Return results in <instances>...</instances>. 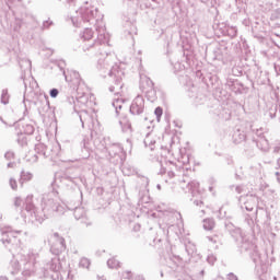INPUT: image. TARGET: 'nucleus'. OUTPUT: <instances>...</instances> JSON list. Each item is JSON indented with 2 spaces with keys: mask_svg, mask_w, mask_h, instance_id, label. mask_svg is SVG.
<instances>
[{
  "mask_svg": "<svg viewBox=\"0 0 280 280\" xmlns=\"http://www.w3.org/2000/svg\"><path fill=\"white\" fill-rule=\"evenodd\" d=\"M80 118V121L82 124V126H84L86 119H90L89 113L86 110H78L75 112Z\"/></svg>",
  "mask_w": 280,
  "mask_h": 280,
  "instance_id": "obj_27",
  "label": "nucleus"
},
{
  "mask_svg": "<svg viewBox=\"0 0 280 280\" xmlns=\"http://www.w3.org/2000/svg\"><path fill=\"white\" fill-rule=\"evenodd\" d=\"M11 27H13V32H21V27H23V20L15 18Z\"/></svg>",
  "mask_w": 280,
  "mask_h": 280,
  "instance_id": "obj_30",
  "label": "nucleus"
},
{
  "mask_svg": "<svg viewBox=\"0 0 280 280\" xmlns=\"http://www.w3.org/2000/svg\"><path fill=\"white\" fill-rule=\"evenodd\" d=\"M0 280H8V279L3 276H0Z\"/></svg>",
  "mask_w": 280,
  "mask_h": 280,
  "instance_id": "obj_64",
  "label": "nucleus"
},
{
  "mask_svg": "<svg viewBox=\"0 0 280 280\" xmlns=\"http://www.w3.org/2000/svg\"><path fill=\"white\" fill-rule=\"evenodd\" d=\"M24 135H34V125L26 124L23 126Z\"/></svg>",
  "mask_w": 280,
  "mask_h": 280,
  "instance_id": "obj_38",
  "label": "nucleus"
},
{
  "mask_svg": "<svg viewBox=\"0 0 280 280\" xmlns=\"http://www.w3.org/2000/svg\"><path fill=\"white\" fill-rule=\"evenodd\" d=\"M38 259H40V255L36 250L31 249L26 254H20V261L12 260L11 266L15 272H19L22 267L23 277H34L36 275Z\"/></svg>",
  "mask_w": 280,
  "mask_h": 280,
  "instance_id": "obj_4",
  "label": "nucleus"
},
{
  "mask_svg": "<svg viewBox=\"0 0 280 280\" xmlns=\"http://www.w3.org/2000/svg\"><path fill=\"white\" fill-rule=\"evenodd\" d=\"M252 250L253 253L250 255V258L255 264L254 275H256L258 279H261V277H264V275L268 272V266L266 265V260L268 259V257L266 255L259 254L257 247H254Z\"/></svg>",
  "mask_w": 280,
  "mask_h": 280,
  "instance_id": "obj_7",
  "label": "nucleus"
},
{
  "mask_svg": "<svg viewBox=\"0 0 280 280\" xmlns=\"http://www.w3.org/2000/svg\"><path fill=\"white\" fill-rule=\"evenodd\" d=\"M26 161H28V163H38V154H34L31 158H27Z\"/></svg>",
  "mask_w": 280,
  "mask_h": 280,
  "instance_id": "obj_47",
  "label": "nucleus"
},
{
  "mask_svg": "<svg viewBox=\"0 0 280 280\" xmlns=\"http://www.w3.org/2000/svg\"><path fill=\"white\" fill-rule=\"evenodd\" d=\"M79 266L80 268H85L86 270H89V268H91V259L82 257L79 261Z\"/></svg>",
  "mask_w": 280,
  "mask_h": 280,
  "instance_id": "obj_32",
  "label": "nucleus"
},
{
  "mask_svg": "<svg viewBox=\"0 0 280 280\" xmlns=\"http://www.w3.org/2000/svg\"><path fill=\"white\" fill-rule=\"evenodd\" d=\"M109 139H104L105 150H107L109 154L110 163L118 165L122 164L126 161V151H124V147L119 143H108Z\"/></svg>",
  "mask_w": 280,
  "mask_h": 280,
  "instance_id": "obj_6",
  "label": "nucleus"
},
{
  "mask_svg": "<svg viewBox=\"0 0 280 280\" xmlns=\"http://www.w3.org/2000/svg\"><path fill=\"white\" fill-rule=\"evenodd\" d=\"M153 88H154V82H152V79L145 74H140V85H139L140 91H142L143 93L144 91H148Z\"/></svg>",
  "mask_w": 280,
  "mask_h": 280,
  "instance_id": "obj_17",
  "label": "nucleus"
},
{
  "mask_svg": "<svg viewBox=\"0 0 280 280\" xmlns=\"http://www.w3.org/2000/svg\"><path fill=\"white\" fill-rule=\"evenodd\" d=\"M234 143H243V141H246V133L240 129L235 130L232 136Z\"/></svg>",
  "mask_w": 280,
  "mask_h": 280,
  "instance_id": "obj_20",
  "label": "nucleus"
},
{
  "mask_svg": "<svg viewBox=\"0 0 280 280\" xmlns=\"http://www.w3.org/2000/svg\"><path fill=\"white\" fill-rule=\"evenodd\" d=\"M167 174H168L170 178H174V176H176L174 171H168Z\"/></svg>",
  "mask_w": 280,
  "mask_h": 280,
  "instance_id": "obj_58",
  "label": "nucleus"
},
{
  "mask_svg": "<svg viewBox=\"0 0 280 280\" xmlns=\"http://www.w3.org/2000/svg\"><path fill=\"white\" fill-rule=\"evenodd\" d=\"M22 205H23V199H21L20 197L15 198L14 206L15 207H21Z\"/></svg>",
  "mask_w": 280,
  "mask_h": 280,
  "instance_id": "obj_51",
  "label": "nucleus"
},
{
  "mask_svg": "<svg viewBox=\"0 0 280 280\" xmlns=\"http://www.w3.org/2000/svg\"><path fill=\"white\" fill-rule=\"evenodd\" d=\"M60 93V91H58V89H51L50 91H49V95H50V97H52V98H56V97H58V94Z\"/></svg>",
  "mask_w": 280,
  "mask_h": 280,
  "instance_id": "obj_46",
  "label": "nucleus"
},
{
  "mask_svg": "<svg viewBox=\"0 0 280 280\" xmlns=\"http://www.w3.org/2000/svg\"><path fill=\"white\" fill-rule=\"evenodd\" d=\"M59 1H65L68 5H75L78 0H59Z\"/></svg>",
  "mask_w": 280,
  "mask_h": 280,
  "instance_id": "obj_53",
  "label": "nucleus"
},
{
  "mask_svg": "<svg viewBox=\"0 0 280 280\" xmlns=\"http://www.w3.org/2000/svg\"><path fill=\"white\" fill-rule=\"evenodd\" d=\"M119 265L120 262L116 258H110L107 260L108 268H112V269L119 268Z\"/></svg>",
  "mask_w": 280,
  "mask_h": 280,
  "instance_id": "obj_35",
  "label": "nucleus"
},
{
  "mask_svg": "<svg viewBox=\"0 0 280 280\" xmlns=\"http://www.w3.org/2000/svg\"><path fill=\"white\" fill-rule=\"evenodd\" d=\"M145 148H150V150H154V144L156 143V140L152 139V136L150 133L147 135L143 141Z\"/></svg>",
  "mask_w": 280,
  "mask_h": 280,
  "instance_id": "obj_25",
  "label": "nucleus"
},
{
  "mask_svg": "<svg viewBox=\"0 0 280 280\" xmlns=\"http://www.w3.org/2000/svg\"><path fill=\"white\" fill-rule=\"evenodd\" d=\"M112 106L115 108L116 115H119V110L124 108V98H115Z\"/></svg>",
  "mask_w": 280,
  "mask_h": 280,
  "instance_id": "obj_24",
  "label": "nucleus"
},
{
  "mask_svg": "<svg viewBox=\"0 0 280 280\" xmlns=\"http://www.w3.org/2000/svg\"><path fill=\"white\" fill-rule=\"evenodd\" d=\"M160 165L162 167L160 174H165L167 172V168L163 166V160L160 161Z\"/></svg>",
  "mask_w": 280,
  "mask_h": 280,
  "instance_id": "obj_55",
  "label": "nucleus"
},
{
  "mask_svg": "<svg viewBox=\"0 0 280 280\" xmlns=\"http://www.w3.org/2000/svg\"><path fill=\"white\" fill-rule=\"evenodd\" d=\"M266 194L270 200H279V194L275 188L267 189Z\"/></svg>",
  "mask_w": 280,
  "mask_h": 280,
  "instance_id": "obj_31",
  "label": "nucleus"
},
{
  "mask_svg": "<svg viewBox=\"0 0 280 280\" xmlns=\"http://www.w3.org/2000/svg\"><path fill=\"white\" fill-rule=\"evenodd\" d=\"M273 152H275V154H279V152H280V147H275Z\"/></svg>",
  "mask_w": 280,
  "mask_h": 280,
  "instance_id": "obj_60",
  "label": "nucleus"
},
{
  "mask_svg": "<svg viewBox=\"0 0 280 280\" xmlns=\"http://www.w3.org/2000/svg\"><path fill=\"white\" fill-rule=\"evenodd\" d=\"M154 115L156 116L158 121H161V117H163V107H156Z\"/></svg>",
  "mask_w": 280,
  "mask_h": 280,
  "instance_id": "obj_40",
  "label": "nucleus"
},
{
  "mask_svg": "<svg viewBox=\"0 0 280 280\" xmlns=\"http://www.w3.org/2000/svg\"><path fill=\"white\" fill-rule=\"evenodd\" d=\"M135 171L132 168H130V166H125L122 168V173L126 175V176H130V174H132Z\"/></svg>",
  "mask_w": 280,
  "mask_h": 280,
  "instance_id": "obj_45",
  "label": "nucleus"
},
{
  "mask_svg": "<svg viewBox=\"0 0 280 280\" xmlns=\"http://www.w3.org/2000/svg\"><path fill=\"white\" fill-rule=\"evenodd\" d=\"M35 152L44 159H56L60 154V144H55L52 147H47L43 143L35 145Z\"/></svg>",
  "mask_w": 280,
  "mask_h": 280,
  "instance_id": "obj_11",
  "label": "nucleus"
},
{
  "mask_svg": "<svg viewBox=\"0 0 280 280\" xmlns=\"http://www.w3.org/2000/svg\"><path fill=\"white\" fill-rule=\"evenodd\" d=\"M217 259L218 258H215V256L212 254L208 255V257H207V261H208V264H210V266H213V264H215Z\"/></svg>",
  "mask_w": 280,
  "mask_h": 280,
  "instance_id": "obj_44",
  "label": "nucleus"
},
{
  "mask_svg": "<svg viewBox=\"0 0 280 280\" xmlns=\"http://www.w3.org/2000/svg\"><path fill=\"white\" fill-rule=\"evenodd\" d=\"M148 200H149L148 197H147V199H145V198H140V199H139V203H140V205L148 203Z\"/></svg>",
  "mask_w": 280,
  "mask_h": 280,
  "instance_id": "obj_56",
  "label": "nucleus"
},
{
  "mask_svg": "<svg viewBox=\"0 0 280 280\" xmlns=\"http://www.w3.org/2000/svg\"><path fill=\"white\" fill-rule=\"evenodd\" d=\"M258 150L261 152H268L270 150V143L266 139V137H260L259 139L255 140Z\"/></svg>",
  "mask_w": 280,
  "mask_h": 280,
  "instance_id": "obj_19",
  "label": "nucleus"
},
{
  "mask_svg": "<svg viewBox=\"0 0 280 280\" xmlns=\"http://www.w3.org/2000/svg\"><path fill=\"white\" fill-rule=\"evenodd\" d=\"M9 185H10L11 189H13V191H16V189H19V185L16 183V179H14V178H10Z\"/></svg>",
  "mask_w": 280,
  "mask_h": 280,
  "instance_id": "obj_41",
  "label": "nucleus"
},
{
  "mask_svg": "<svg viewBox=\"0 0 280 280\" xmlns=\"http://www.w3.org/2000/svg\"><path fill=\"white\" fill-rule=\"evenodd\" d=\"M32 178H34L32 173L22 171L20 175V185H23V183H28V180H32Z\"/></svg>",
  "mask_w": 280,
  "mask_h": 280,
  "instance_id": "obj_23",
  "label": "nucleus"
},
{
  "mask_svg": "<svg viewBox=\"0 0 280 280\" xmlns=\"http://www.w3.org/2000/svg\"><path fill=\"white\" fill-rule=\"evenodd\" d=\"M183 259L179 256L173 255L166 259V268H168V272L175 275V277H182L184 280H189V275L183 272V266H180Z\"/></svg>",
  "mask_w": 280,
  "mask_h": 280,
  "instance_id": "obj_10",
  "label": "nucleus"
},
{
  "mask_svg": "<svg viewBox=\"0 0 280 280\" xmlns=\"http://www.w3.org/2000/svg\"><path fill=\"white\" fill-rule=\"evenodd\" d=\"M1 104H4V106L10 104V93L8 89H3L1 92Z\"/></svg>",
  "mask_w": 280,
  "mask_h": 280,
  "instance_id": "obj_29",
  "label": "nucleus"
},
{
  "mask_svg": "<svg viewBox=\"0 0 280 280\" xmlns=\"http://www.w3.org/2000/svg\"><path fill=\"white\" fill-rule=\"evenodd\" d=\"M80 14L83 23H90L91 25H95L97 39L101 43H106L109 38V35L108 33H106V25H104V22L102 21V15H100L97 8H81Z\"/></svg>",
  "mask_w": 280,
  "mask_h": 280,
  "instance_id": "obj_3",
  "label": "nucleus"
},
{
  "mask_svg": "<svg viewBox=\"0 0 280 280\" xmlns=\"http://www.w3.org/2000/svg\"><path fill=\"white\" fill-rule=\"evenodd\" d=\"M277 182L280 184V171L276 172L275 174Z\"/></svg>",
  "mask_w": 280,
  "mask_h": 280,
  "instance_id": "obj_57",
  "label": "nucleus"
},
{
  "mask_svg": "<svg viewBox=\"0 0 280 280\" xmlns=\"http://www.w3.org/2000/svg\"><path fill=\"white\" fill-rule=\"evenodd\" d=\"M238 202L241 205V209H245L246 211H253L254 209H257L259 198L255 195L241 196L238 198Z\"/></svg>",
  "mask_w": 280,
  "mask_h": 280,
  "instance_id": "obj_14",
  "label": "nucleus"
},
{
  "mask_svg": "<svg viewBox=\"0 0 280 280\" xmlns=\"http://www.w3.org/2000/svg\"><path fill=\"white\" fill-rule=\"evenodd\" d=\"M229 34H230V36H232V38H235V36H237V28L236 27H231L229 30Z\"/></svg>",
  "mask_w": 280,
  "mask_h": 280,
  "instance_id": "obj_48",
  "label": "nucleus"
},
{
  "mask_svg": "<svg viewBox=\"0 0 280 280\" xmlns=\"http://www.w3.org/2000/svg\"><path fill=\"white\" fill-rule=\"evenodd\" d=\"M63 75L66 78V82H70V86L73 89V91H77L81 95H85L88 88L80 77V72L70 70L69 75H67V72L63 70Z\"/></svg>",
  "mask_w": 280,
  "mask_h": 280,
  "instance_id": "obj_8",
  "label": "nucleus"
},
{
  "mask_svg": "<svg viewBox=\"0 0 280 280\" xmlns=\"http://www.w3.org/2000/svg\"><path fill=\"white\" fill-rule=\"evenodd\" d=\"M24 205L25 211L31 213V218H34L35 222L39 224H43L47 218H54V215H62L65 213V206L60 205V198H58L57 191L42 195V211L36 210L34 206V195H28L25 198Z\"/></svg>",
  "mask_w": 280,
  "mask_h": 280,
  "instance_id": "obj_1",
  "label": "nucleus"
},
{
  "mask_svg": "<svg viewBox=\"0 0 280 280\" xmlns=\"http://www.w3.org/2000/svg\"><path fill=\"white\" fill-rule=\"evenodd\" d=\"M187 255H194L196 253V245L191 242L185 244Z\"/></svg>",
  "mask_w": 280,
  "mask_h": 280,
  "instance_id": "obj_33",
  "label": "nucleus"
},
{
  "mask_svg": "<svg viewBox=\"0 0 280 280\" xmlns=\"http://www.w3.org/2000/svg\"><path fill=\"white\" fill-rule=\"evenodd\" d=\"M68 104H70V106H72L74 113H78V104H84V102H86V96H81L79 98H75L73 96H70L67 98Z\"/></svg>",
  "mask_w": 280,
  "mask_h": 280,
  "instance_id": "obj_18",
  "label": "nucleus"
},
{
  "mask_svg": "<svg viewBox=\"0 0 280 280\" xmlns=\"http://www.w3.org/2000/svg\"><path fill=\"white\" fill-rule=\"evenodd\" d=\"M145 110V100L143 96L138 95L131 103L129 112L131 115H142Z\"/></svg>",
  "mask_w": 280,
  "mask_h": 280,
  "instance_id": "obj_15",
  "label": "nucleus"
},
{
  "mask_svg": "<svg viewBox=\"0 0 280 280\" xmlns=\"http://www.w3.org/2000/svg\"><path fill=\"white\" fill-rule=\"evenodd\" d=\"M23 82H24L25 91H27V81L23 79Z\"/></svg>",
  "mask_w": 280,
  "mask_h": 280,
  "instance_id": "obj_63",
  "label": "nucleus"
},
{
  "mask_svg": "<svg viewBox=\"0 0 280 280\" xmlns=\"http://www.w3.org/2000/svg\"><path fill=\"white\" fill-rule=\"evenodd\" d=\"M14 151H7L5 153H4V159L7 160V161H12V159H14Z\"/></svg>",
  "mask_w": 280,
  "mask_h": 280,
  "instance_id": "obj_43",
  "label": "nucleus"
},
{
  "mask_svg": "<svg viewBox=\"0 0 280 280\" xmlns=\"http://www.w3.org/2000/svg\"><path fill=\"white\" fill-rule=\"evenodd\" d=\"M73 215L75 220H80L81 224H84L86 228L93 226V221L86 218V211H84V208H75Z\"/></svg>",
  "mask_w": 280,
  "mask_h": 280,
  "instance_id": "obj_16",
  "label": "nucleus"
},
{
  "mask_svg": "<svg viewBox=\"0 0 280 280\" xmlns=\"http://www.w3.org/2000/svg\"><path fill=\"white\" fill-rule=\"evenodd\" d=\"M127 27H129V30L125 31V33H127L128 36H131V38H132V36H135V34H137V26H135L130 23H127Z\"/></svg>",
  "mask_w": 280,
  "mask_h": 280,
  "instance_id": "obj_37",
  "label": "nucleus"
},
{
  "mask_svg": "<svg viewBox=\"0 0 280 280\" xmlns=\"http://www.w3.org/2000/svg\"><path fill=\"white\" fill-rule=\"evenodd\" d=\"M174 73H180V71H185V65L177 61L173 65Z\"/></svg>",
  "mask_w": 280,
  "mask_h": 280,
  "instance_id": "obj_36",
  "label": "nucleus"
},
{
  "mask_svg": "<svg viewBox=\"0 0 280 280\" xmlns=\"http://www.w3.org/2000/svg\"><path fill=\"white\" fill-rule=\"evenodd\" d=\"M277 170H280V158L277 160Z\"/></svg>",
  "mask_w": 280,
  "mask_h": 280,
  "instance_id": "obj_62",
  "label": "nucleus"
},
{
  "mask_svg": "<svg viewBox=\"0 0 280 280\" xmlns=\"http://www.w3.org/2000/svg\"><path fill=\"white\" fill-rule=\"evenodd\" d=\"M100 58L97 61V69L103 74V78H112L114 80L115 85L109 86L110 93L114 95H119L121 93V89H124V83H121V80L124 79V72L119 68V65L115 60H117V57L115 54H108V52H100Z\"/></svg>",
  "mask_w": 280,
  "mask_h": 280,
  "instance_id": "obj_2",
  "label": "nucleus"
},
{
  "mask_svg": "<svg viewBox=\"0 0 280 280\" xmlns=\"http://www.w3.org/2000/svg\"><path fill=\"white\" fill-rule=\"evenodd\" d=\"M119 124L122 128V132H128V130H131V128H132V125L130 124V121H128L127 118L120 119Z\"/></svg>",
  "mask_w": 280,
  "mask_h": 280,
  "instance_id": "obj_28",
  "label": "nucleus"
},
{
  "mask_svg": "<svg viewBox=\"0 0 280 280\" xmlns=\"http://www.w3.org/2000/svg\"><path fill=\"white\" fill-rule=\"evenodd\" d=\"M55 243L50 247V253L55 255L54 258L46 265L45 270H50V272H58L60 270V258L58 255L60 253H65L67 250V244L65 243V238L60 236V234L55 233Z\"/></svg>",
  "mask_w": 280,
  "mask_h": 280,
  "instance_id": "obj_5",
  "label": "nucleus"
},
{
  "mask_svg": "<svg viewBox=\"0 0 280 280\" xmlns=\"http://www.w3.org/2000/svg\"><path fill=\"white\" fill-rule=\"evenodd\" d=\"M143 93H145V97L149 102H156V90L154 88L145 90Z\"/></svg>",
  "mask_w": 280,
  "mask_h": 280,
  "instance_id": "obj_21",
  "label": "nucleus"
},
{
  "mask_svg": "<svg viewBox=\"0 0 280 280\" xmlns=\"http://www.w3.org/2000/svg\"><path fill=\"white\" fill-rule=\"evenodd\" d=\"M208 242H211V244H218V236H208Z\"/></svg>",
  "mask_w": 280,
  "mask_h": 280,
  "instance_id": "obj_50",
  "label": "nucleus"
},
{
  "mask_svg": "<svg viewBox=\"0 0 280 280\" xmlns=\"http://www.w3.org/2000/svg\"><path fill=\"white\" fill-rule=\"evenodd\" d=\"M214 226H215V221H213V219H205L203 220L205 231H213Z\"/></svg>",
  "mask_w": 280,
  "mask_h": 280,
  "instance_id": "obj_26",
  "label": "nucleus"
},
{
  "mask_svg": "<svg viewBox=\"0 0 280 280\" xmlns=\"http://www.w3.org/2000/svg\"><path fill=\"white\" fill-rule=\"evenodd\" d=\"M271 21H280V9H276L271 12L270 15Z\"/></svg>",
  "mask_w": 280,
  "mask_h": 280,
  "instance_id": "obj_39",
  "label": "nucleus"
},
{
  "mask_svg": "<svg viewBox=\"0 0 280 280\" xmlns=\"http://www.w3.org/2000/svg\"><path fill=\"white\" fill-rule=\"evenodd\" d=\"M19 65L22 71H32V61L30 59H21Z\"/></svg>",
  "mask_w": 280,
  "mask_h": 280,
  "instance_id": "obj_22",
  "label": "nucleus"
},
{
  "mask_svg": "<svg viewBox=\"0 0 280 280\" xmlns=\"http://www.w3.org/2000/svg\"><path fill=\"white\" fill-rule=\"evenodd\" d=\"M81 40L83 43L82 49L83 51H91V49H97L102 51V45H104V42H101L98 38L96 42L93 39V30L90 27H86L83 33L81 34Z\"/></svg>",
  "mask_w": 280,
  "mask_h": 280,
  "instance_id": "obj_9",
  "label": "nucleus"
},
{
  "mask_svg": "<svg viewBox=\"0 0 280 280\" xmlns=\"http://www.w3.org/2000/svg\"><path fill=\"white\" fill-rule=\"evenodd\" d=\"M1 233H2V238H1L2 244L7 248H9L10 252H12V246H14V244L12 243L13 240H16V235L23 232L21 230H18L14 232L12 231V228H2Z\"/></svg>",
  "mask_w": 280,
  "mask_h": 280,
  "instance_id": "obj_12",
  "label": "nucleus"
},
{
  "mask_svg": "<svg viewBox=\"0 0 280 280\" xmlns=\"http://www.w3.org/2000/svg\"><path fill=\"white\" fill-rule=\"evenodd\" d=\"M54 25V22L51 20H46L43 22L42 30H49Z\"/></svg>",
  "mask_w": 280,
  "mask_h": 280,
  "instance_id": "obj_42",
  "label": "nucleus"
},
{
  "mask_svg": "<svg viewBox=\"0 0 280 280\" xmlns=\"http://www.w3.org/2000/svg\"><path fill=\"white\" fill-rule=\"evenodd\" d=\"M228 280H237V276H235L233 272H230L228 273Z\"/></svg>",
  "mask_w": 280,
  "mask_h": 280,
  "instance_id": "obj_52",
  "label": "nucleus"
},
{
  "mask_svg": "<svg viewBox=\"0 0 280 280\" xmlns=\"http://www.w3.org/2000/svg\"><path fill=\"white\" fill-rule=\"evenodd\" d=\"M135 280H145V278L143 276H137Z\"/></svg>",
  "mask_w": 280,
  "mask_h": 280,
  "instance_id": "obj_61",
  "label": "nucleus"
},
{
  "mask_svg": "<svg viewBox=\"0 0 280 280\" xmlns=\"http://www.w3.org/2000/svg\"><path fill=\"white\" fill-rule=\"evenodd\" d=\"M194 205H196V207H202V205H205V202L202 200L195 199Z\"/></svg>",
  "mask_w": 280,
  "mask_h": 280,
  "instance_id": "obj_54",
  "label": "nucleus"
},
{
  "mask_svg": "<svg viewBox=\"0 0 280 280\" xmlns=\"http://www.w3.org/2000/svg\"><path fill=\"white\" fill-rule=\"evenodd\" d=\"M199 187H200V183H198L197 180H192L188 183V189L191 190L192 196L194 194H196V191H198Z\"/></svg>",
  "mask_w": 280,
  "mask_h": 280,
  "instance_id": "obj_34",
  "label": "nucleus"
},
{
  "mask_svg": "<svg viewBox=\"0 0 280 280\" xmlns=\"http://www.w3.org/2000/svg\"><path fill=\"white\" fill-rule=\"evenodd\" d=\"M269 117L270 119H275V117H277V107L273 109H270Z\"/></svg>",
  "mask_w": 280,
  "mask_h": 280,
  "instance_id": "obj_49",
  "label": "nucleus"
},
{
  "mask_svg": "<svg viewBox=\"0 0 280 280\" xmlns=\"http://www.w3.org/2000/svg\"><path fill=\"white\" fill-rule=\"evenodd\" d=\"M232 237H234V240L236 242H241V248L243 250H253V248H256V246L248 241V238L244 237V233L242 232V229L236 228L231 232Z\"/></svg>",
  "mask_w": 280,
  "mask_h": 280,
  "instance_id": "obj_13",
  "label": "nucleus"
},
{
  "mask_svg": "<svg viewBox=\"0 0 280 280\" xmlns=\"http://www.w3.org/2000/svg\"><path fill=\"white\" fill-rule=\"evenodd\" d=\"M165 165H172L174 167V162L164 160Z\"/></svg>",
  "mask_w": 280,
  "mask_h": 280,
  "instance_id": "obj_59",
  "label": "nucleus"
}]
</instances>
